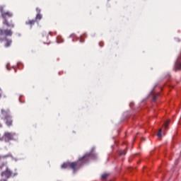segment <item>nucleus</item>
Returning a JSON list of instances; mask_svg holds the SVG:
<instances>
[{"label": "nucleus", "mask_w": 181, "mask_h": 181, "mask_svg": "<svg viewBox=\"0 0 181 181\" xmlns=\"http://www.w3.org/2000/svg\"><path fill=\"white\" fill-rule=\"evenodd\" d=\"M177 59H178V60H180L181 56H179Z\"/></svg>", "instance_id": "obj_19"}, {"label": "nucleus", "mask_w": 181, "mask_h": 181, "mask_svg": "<svg viewBox=\"0 0 181 181\" xmlns=\"http://www.w3.org/2000/svg\"><path fill=\"white\" fill-rule=\"evenodd\" d=\"M175 40H176L177 42H180V40L179 38H176Z\"/></svg>", "instance_id": "obj_17"}, {"label": "nucleus", "mask_w": 181, "mask_h": 181, "mask_svg": "<svg viewBox=\"0 0 181 181\" xmlns=\"http://www.w3.org/2000/svg\"><path fill=\"white\" fill-rule=\"evenodd\" d=\"M157 136H158V138L162 137V129H159L158 133L157 134Z\"/></svg>", "instance_id": "obj_12"}, {"label": "nucleus", "mask_w": 181, "mask_h": 181, "mask_svg": "<svg viewBox=\"0 0 181 181\" xmlns=\"http://www.w3.org/2000/svg\"><path fill=\"white\" fill-rule=\"evenodd\" d=\"M1 176L2 177L5 176V177H6V179H9V177H11V176H12V171L11 170H9V168H8V167H6V170L3 171L1 173Z\"/></svg>", "instance_id": "obj_6"}, {"label": "nucleus", "mask_w": 181, "mask_h": 181, "mask_svg": "<svg viewBox=\"0 0 181 181\" xmlns=\"http://www.w3.org/2000/svg\"><path fill=\"white\" fill-rule=\"evenodd\" d=\"M91 158V153H86L83 157L78 158V161L75 162H66L64 163L61 168L62 169H72L74 172L78 170V169L83 166V165H86V163H88L90 161V158Z\"/></svg>", "instance_id": "obj_1"}, {"label": "nucleus", "mask_w": 181, "mask_h": 181, "mask_svg": "<svg viewBox=\"0 0 181 181\" xmlns=\"http://www.w3.org/2000/svg\"><path fill=\"white\" fill-rule=\"evenodd\" d=\"M181 70V62H177L175 63V71Z\"/></svg>", "instance_id": "obj_8"}, {"label": "nucleus", "mask_w": 181, "mask_h": 181, "mask_svg": "<svg viewBox=\"0 0 181 181\" xmlns=\"http://www.w3.org/2000/svg\"><path fill=\"white\" fill-rule=\"evenodd\" d=\"M36 11H37V13H40L41 10L38 7L36 8Z\"/></svg>", "instance_id": "obj_16"}, {"label": "nucleus", "mask_w": 181, "mask_h": 181, "mask_svg": "<svg viewBox=\"0 0 181 181\" xmlns=\"http://www.w3.org/2000/svg\"><path fill=\"white\" fill-rule=\"evenodd\" d=\"M13 35V32L11 29H4L0 28V42H5V47H10L12 45V40L8 38Z\"/></svg>", "instance_id": "obj_2"}, {"label": "nucleus", "mask_w": 181, "mask_h": 181, "mask_svg": "<svg viewBox=\"0 0 181 181\" xmlns=\"http://www.w3.org/2000/svg\"><path fill=\"white\" fill-rule=\"evenodd\" d=\"M0 97H1V93H0Z\"/></svg>", "instance_id": "obj_23"}, {"label": "nucleus", "mask_w": 181, "mask_h": 181, "mask_svg": "<svg viewBox=\"0 0 181 181\" xmlns=\"http://www.w3.org/2000/svg\"><path fill=\"white\" fill-rule=\"evenodd\" d=\"M108 176H110L109 174H107V173L103 174V175H102V179H103V180H105V179H107V178L108 177Z\"/></svg>", "instance_id": "obj_9"}, {"label": "nucleus", "mask_w": 181, "mask_h": 181, "mask_svg": "<svg viewBox=\"0 0 181 181\" xmlns=\"http://www.w3.org/2000/svg\"><path fill=\"white\" fill-rule=\"evenodd\" d=\"M0 128H2V124H0Z\"/></svg>", "instance_id": "obj_20"}, {"label": "nucleus", "mask_w": 181, "mask_h": 181, "mask_svg": "<svg viewBox=\"0 0 181 181\" xmlns=\"http://www.w3.org/2000/svg\"><path fill=\"white\" fill-rule=\"evenodd\" d=\"M11 156H12L11 154H8V155H5V156H2L0 157V159H6V158H11Z\"/></svg>", "instance_id": "obj_10"}, {"label": "nucleus", "mask_w": 181, "mask_h": 181, "mask_svg": "<svg viewBox=\"0 0 181 181\" xmlns=\"http://www.w3.org/2000/svg\"><path fill=\"white\" fill-rule=\"evenodd\" d=\"M16 136V134L6 132L3 135V141L5 142H9V141H13Z\"/></svg>", "instance_id": "obj_5"}, {"label": "nucleus", "mask_w": 181, "mask_h": 181, "mask_svg": "<svg viewBox=\"0 0 181 181\" xmlns=\"http://www.w3.org/2000/svg\"><path fill=\"white\" fill-rule=\"evenodd\" d=\"M168 125H169V120H168V121L165 123L164 127H165V129H168Z\"/></svg>", "instance_id": "obj_14"}, {"label": "nucleus", "mask_w": 181, "mask_h": 181, "mask_svg": "<svg viewBox=\"0 0 181 181\" xmlns=\"http://www.w3.org/2000/svg\"><path fill=\"white\" fill-rule=\"evenodd\" d=\"M4 181H6V180H4Z\"/></svg>", "instance_id": "obj_22"}, {"label": "nucleus", "mask_w": 181, "mask_h": 181, "mask_svg": "<svg viewBox=\"0 0 181 181\" xmlns=\"http://www.w3.org/2000/svg\"><path fill=\"white\" fill-rule=\"evenodd\" d=\"M153 101H156V97L153 98Z\"/></svg>", "instance_id": "obj_18"}, {"label": "nucleus", "mask_w": 181, "mask_h": 181, "mask_svg": "<svg viewBox=\"0 0 181 181\" xmlns=\"http://www.w3.org/2000/svg\"><path fill=\"white\" fill-rule=\"evenodd\" d=\"M1 119L4 121L8 128H11L13 125V119H12V116L9 113V110H1Z\"/></svg>", "instance_id": "obj_4"}, {"label": "nucleus", "mask_w": 181, "mask_h": 181, "mask_svg": "<svg viewBox=\"0 0 181 181\" xmlns=\"http://www.w3.org/2000/svg\"><path fill=\"white\" fill-rule=\"evenodd\" d=\"M1 169H2V166H1Z\"/></svg>", "instance_id": "obj_21"}, {"label": "nucleus", "mask_w": 181, "mask_h": 181, "mask_svg": "<svg viewBox=\"0 0 181 181\" xmlns=\"http://www.w3.org/2000/svg\"><path fill=\"white\" fill-rule=\"evenodd\" d=\"M42 14L37 13V16H36L35 19H37L38 21H40V19H42Z\"/></svg>", "instance_id": "obj_11"}, {"label": "nucleus", "mask_w": 181, "mask_h": 181, "mask_svg": "<svg viewBox=\"0 0 181 181\" xmlns=\"http://www.w3.org/2000/svg\"><path fill=\"white\" fill-rule=\"evenodd\" d=\"M0 141H4V136L0 134Z\"/></svg>", "instance_id": "obj_15"}, {"label": "nucleus", "mask_w": 181, "mask_h": 181, "mask_svg": "<svg viewBox=\"0 0 181 181\" xmlns=\"http://www.w3.org/2000/svg\"><path fill=\"white\" fill-rule=\"evenodd\" d=\"M127 154V150H123L122 151H119V156H122V155Z\"/></svg>", "instance_id": "obj_13"}, {"label": "nucleus", "mask_w": 181, "mask_h": 181, "mask_svg": "<svg viewBox=\"0 0 181 181\" xmlns=\"http://www.w3.org/2000/svg\"><path fill=\"white\" fill-rule=\"evenodd\" d=\"M0 12L1 14V18H3V25L7 26V28H15V23L13 21H11L10 22L8 21L9 18H12L13 16V13L11 11H4V7H0Z\"/></svg>", "instance_id": "obj_3"}, {"label": "nucleus", "mask_w": 181, "mask_h": 181, "mask_svg": "<svg viewBox=\"0 0 181 181\" xmlns=\"http://www.w3.org/2000/svg\"><path fill=\"white\" fill-rule=\"evenodd\" d=\"M36 23V20H29L25 22V25H29L30 26H33Z\"/></svg>", "instance_id": "obj_7"}]
</instances>
